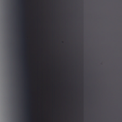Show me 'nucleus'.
<instances>
[{"instance_id": "2", "label": "nucleus", "mask_w": 122, "mask_h": 122, "mask_svg": "<svg viewBox=\"0 0 122 122\" xmlns=\"http://www.w3.org/2000/svg\"><path fill=\"white\" fill-rule=\"evenodd\" d=\"M25 85H41V84H25ZM42 85H45V84H42ZM51 85H55V84H51Z\"/></svg>"}, {"instance_id": "7", "label": "nucleus", "mask_w": 122, "mask_h": 122, "mask_svg": "<svg viewBox=\"0 0 122 122\" xmlns=\"http://www.w3.org/2000/svg\"><path fill=\"white\" fill-rule=\"evenodd\" d=\"M108 84H107V86H108Z\"/></svg>"}, {"instance_id": "4", "label": "nucleus", "mask_w": 122, "mask_h": 122, "mask_svg": "<svg viewBox=\"0 0 122 122\" xmlns=\"http://www.w3.org/2000/svg\"><path fill=\"white\" fill-rule=\"evenodd\" d=\"M105 114H105V115H106V112Z\"/></svg>"}, {"instance_id": "6", "label": "nucleus", "mask_w": 122, "mask_h": 122, "mask_svg": "<svg viewBox=\"0 0 122 122\" xmlns=\"http://www.w3.org/2000/svg\"><path fill=\"white\" fill-rule=\"evenodd\" d=\"M105 85H106V86L107 85V84H105Z\"/></svg>"}, {"instance_id": "1", "label": "nucleus", "mask_w": 122, "mask_h": 122, "mask_svg": "<svg viewBox=\"0 0 122 122\" xmlns=\"http://www.w3.org/2000/svg\"><path fill=\"white\" fill-rule=\"evenodd\" d=\"M22 84H73L72 83H23ZM75 84H76L75 83ZM82 84H83L82 83Z\"/></svg>"}, {"instance_id": "5", "label": "nucleus", "mask_w": 122, "mask_h": 122, "mask_svg": "<svg viewBox=\"0 0 122 122\" xmlns=\"http://www.w3.org/2000/svg\"><path fill=\"white\" fill-rule=\"evenodd\" d=\"M109 84L108 83V82L107 81V84Z\"/></svg>"}, {"instance_id": "3", "label": "nucleus", "mask_w": 122, "mask_h": 122, "mask_svg": "<svg viewBox=\"0 0 122 122\" xmlns=\"http://www.w3.org/2000/svg\"><path fill=\"white\" fill-rule=\"evenodd\" d=\"M24 77L25 78H26L28 77V75H24Z\"/></svg>"}]
</instances>
